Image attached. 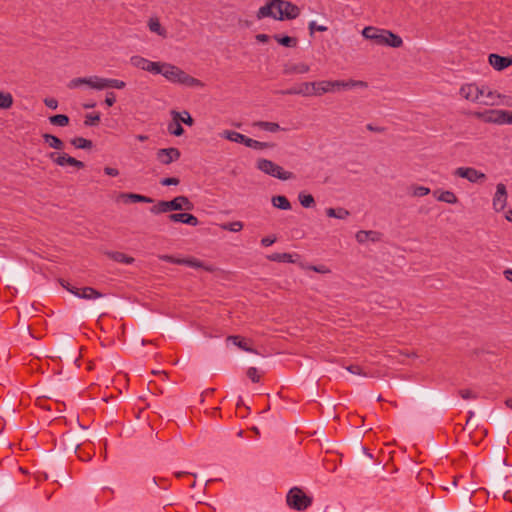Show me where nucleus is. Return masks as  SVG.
<instances>
[{"mask_svg":"<svg viewBox=\"0 0 512 512\" xmlns=\"http://www.w3.org/2000/svg\"><path fill=\"white\" fill-rule=\"evenodd\" d=\"M228 342L231 341L234 345L239 347L240 349L247 351V352H255L251 347H249L245 341L244 338L240 336H228L226 339Z\"/></svg>","mask_w":512,"mask_h":512,"instance_id":"nucleus-35","label":"nucleus"},{"mask_svg":"<svg viewBox=\"0 0 512 512\" xmlns=\"http://www.w3.org/2000/svg\"><path fill=\"white\" fill-rule=\"evenodd\" d=\"M156 160L162 165H169L176 162L181 157V152L178 148H161L156 151Z\"/></svg>","mask_w":512,"mask_h":512,"instance_id":"nucleus-12","label":"nucleus"},{"mask_svg":"<svg viewBox=\"0 0 512 512\" xmlns=\"http://www.w3.org/2000/svg\"><path fill=\"white\" fill-rule=\"evenodd\" d=\"M347 370L355 375L368 376V374L358 365H350L347 367Z\"/></svg>","mask_w":512,"mask_h":512,"instance_id":"nucleus-48","label":"nucleus"},{"mask_svg":"<svg viewBox=\"0 0 512 512\" xmlns=\"http://www.w3.org/2000/svg\"><path fill=\"white\" fill-rule=\"evenodd\" d=\"M355 239L360 244L367 242H379L382 239V234L374 230H360L355 234Z\"/></svg>","mask_w":512,"mask_h":512,"instance_id":"nucleus-19","label":"nucleus"},{"mask_svg":"<svg viewBox=\"0 0 512 512\" xmlns=\"http://www.w3.org/2000/svg\"><path fill=\"white\" fill-rule=\"evenodd\" d=\"M300 204L305 208H310L315 205L314 197L311 194L300 192L298 195Z\"/></svg>","mask_w":512,"mask_h":512,"instance_id":"nucleus-42","label":"nucleus"},{"mask_svg":"<svg viewBox=\"0 0 512 512\" xmlns=\"http://www.w3.org/2000/svg\"><path fill=\"white\" fill-rule=\"evenodd\" d=\"M503 274L508 281L512 282V269H506Z\"/></svg>","mask_w":512,"mask_h":512,"instance_id":"nucleus-60","label":"nucleus"},{"mask_svg":"<svg viewBox=\"0 0 512 512\" xmlns=\"http://www.w3.org/2000/svg\"><path fill=\"white\" fill-rule=\"evenodd\" d=\"M489 64L497 71H502L512 65L511 57H504L498 54L489 55Z\"/></svg>","mask_w":512,"mask_h":512,"instance_id":"nucleus-21","label":"nucleus"},{"mask_svg":"<svg viewBox=\"0 0 512 512\" xmlns=\"http://www.w3.org/2000/svg\"><path fill=\"white\" fill-rule=\"evenodd\" d=\"M136 139L141 141V142H144V141H147L148 140V136L147 135H137L136 136Z\"/></svg>","mask_w":512,"mask_h":512,"instance_id":"nucleus-62","label":"nucleus"},{"mask_svg":"<svg viewBox=\"0 0 512 512\" xmlns=\"http://www.w3.org/2000/svg\"><path fill=\"white\" fill-rule=\"evenodd\" d=\"M453 176L467 180L472 184H482L487 180L484 172L471 166H460L453 170Z\"/></svg>","mask_w":512,"mask_h":512,"instance_id":"nucleus-9","label":"nucleus"},{"mask_svg":"<svg viewBox=\"0 0 512 512\" xmlns=\"http://www.w3.org/2000/svg\"><path fill=\"white\" fill-rule=\"evenodd\" d=\"M275 40L285 47H295L297 45V39L290 36H274Z\"/></svg>","mask_w":512,"mask_h":512,"instance_id":"nucleus-44","label":"nucleus"},{"mask_svg":"<svg viewBox=\"0 0 512 512\" xmlns=\"http://www.w3.org/2000/svg\"><path fill=\"white\" fill-rule=\"evenodd\" d=\"M167 130L169 134L176 137L182 136L184 134V129L181 126V122L176 117H172L171 122L167 126Z\"/></svg>","mask_w":512,"mask_h":512,"instance_id":"nucleus-30","label":"nucleus"},{"mask_svg":"<svg viewBox=\"0 0 512 512\" xmlns=\"http://www.w3.org/2000/svg\"><path fill=\"white\" fill-rule=\"evenodd\" d=\"M159 259L166 261V262L173 263V264H179V265H181V262H182V258H176L171 255H160Z\"/></svg>","mask_w":512,"mask_h":512,"instance_id":"nucleus-52","label":"nucleus"},{"mask_svg":"<svg viewBox=\"0 0 512 512\" xmlns=\"http://www.w3.org/2000/svg\"><path fill=\"white\" fill-rule=\"evenodd\" d=\"M288 95H302L305 97L316 96V81L303 82L297 87H292L285 91Z\"/></svg>","mask_w":512,"mask_h":512,"instance_id":"nucleus-16","label":"nucleus"},{"mask_svg":"<svg viewBox=\"0 0 512 512\" xmlns=\"http://www.w3.org/2000/svg\"><path fill=\"white\" fill-rule=\"evenodd\" d=\"M156 75H162L167 81L191 88H203L204 83L199 79L189 75L180 67L168 63L159 62Z\"/></svg>","mask_w":512,"mask_h":512,"instance_id":"nucleus-2","label":"nucleus"},{"mask_svg":"<svg viewBox=\"0 0 512 512\" xmlns=\"http://www.w3.org/2000/svg\"><path fill=\"white\" fill-rule=\"evenodd\" d=\"M105 254L111 260L119 263L132 264L135 261L133 257L118 251H108Z\"/></svg>","mask_w":512,"mask_h":512,"instance_id":"nucleus-29","label":"nucleus"},{"mask_svg":"<svg viewBox=\"0 0 512 512\" xmlns=\"http://www.w3.org/2000/svg\"><path fill=\"white\" fill-rule=\"evenodd\" d=\"M311 269L317 273H322V274H327L330 272V270L324 265L312 266Z\"/></svg>","mask_w":512,"mask_h":512,"instance_id":"nucleus-56","label":"nucleus"},{"mask_svg":"<svg viewBox=\"0 0 512 512\" xmlns=\"http://www.w3.org/2000/svg\"><path fill=\"white\" fill-rule=\"evenodd\" d=\"M71 145H73L77 149H91L93 143L91 140L85 139L83 137H75L70 140Z\"/></svg>","mask_w":512,"mask_h":512,"instance_id":"nucleus-37","label":"nucleus"},{"mask_svg":"<svg viewBox=\"0 0 512 512\" xmlns=\"http://www.w3.org/2000/svg\"><path fill=\"white\" fill-rule=\"evenodd\" d=\"M254 127L259 128L260 130L270 132V133H277L279 131H286V129L281 128L280 125L276 122H269V121H257L253 124Z\"/></svg>","mask_w":512,"mask_h":512,"instance_id":"nucleus-26","label":"nucleus"},{"mask_svg":"<svg viewBox=\"0 0 512 512\" xmlns=\"http://www.w3.org/2000/svg\"><path fill=\"white\" fill-rule=\"evenodd\" d=\"M507 407L512 408V398H509L505 401Z\"/></svg>","mask_w":512,"mask_h":512,"instance_id":"nucleus-63","label":"nucleus"},{"mask_svg":"<svg viewBox=\"0 0 512 512\" xmlns=\"http://www.w3.org/2000/svg\"><path fill=\"white\" fill-rule=\"evenodd\" d=\"M469 414H470V415H469V419L467 420V423L469 422V420H470V419H472V416H473V414H474V413H473V412H470Z\"/></svg>","mask_w":512,"mask_h":512,"instance_id":"nucleus-64","label":"nucleus"},{"mask_svg":"<svg viewBox=\"0 0 512 512\" xmlns=\"http://www.w3.org/2000/svg\"><path fill=\"white\" fill-rule=\"evenodd\" d=\"M100 121V115L99 114H87L85 116L84 124L86 126H94L97 125Z\"/></svg>","mask_w":512,"mask_h":512,"instance_id":"nucleus-46","label":"nucleus"},{"mask_svg":"<svg viewBox=\"0 0 512 512\" xmlns=\"http://www.w3.org/2000/svg\"><path fill=\"white\" fill-rule=\"evenodd\" d=\"M244 145L249 148H253V149H257V150H264V149L272 147V144H270L268 142H261V141L254 140V139L248 138V137H245Z\"/></svg>","mask_w":512,"mask_h":512,"instance_id":"nucleus-34","label":"nucleus"},{"mask_svg":"<svg viewBox=\"0 0 512 512\" xmlns=\"http://www.w3.org/2000/svg\"><path fill=\"white\" fill-rule=\"evenodd\" d=\"M44 142L48 147L55 150H62L64 148V142L57 136L45 133L42 135Z\"/></svg>","mask_w":512,"mask_h":512,"instance_id":"nucleus-27","label":"nucleus"},{"mask_svg":"<svg viewBox=\"0 0 512 512\" xmlns=\"http://www.w3.org/2000/svg\"><path fill=\"white\" fill-rule=\"evenodd\" d=\"M171 222H180L191 226H197L199 221L196 216L189 213H173L168 216Z\"/></svg>","mask_w":512,"mask_h":512,"instance_id":"nucleus-23","label":"nucleus"},{"mask_svg":"<svg viewBox=\"0 0 512 512\" xmlns=\"http://www.w3.org/2000/svg\"><path fill=\"white\" fill-rule=\"evenodd\" d=\"M482 90L483 93L480 95V101L478 104L485 106L506 105L508 107H512V98H508L498 91L492 90L486 85H482Z\"/></svg>","mask_w":512,"mask_h":512,"instance_id":"nucleus-7","label":"nucleus"},{"mask_svg":"<svg viewBox=\"0 0 512 512\" xmlns=\"http://www.w3.org/2000/svg\"><path fill=\"white\" fill-rule=\"evenodd\" d=\"M170 114L171 117H176L181 123H184L188 126H192L194 124V120L187 110H184L182 112L172 110Z\"/></svg>","mask_w":512,"mask_h":512,"instance_id":"nucleus-31","label":"nucleus"},{"mask_svg":"<svg viewBox=\"0 0 512 512\" xmlns=\"http://www.w3.org/2000/svg\"><path fill=\"white\" fill-rule=\"evenodd\" d=\"M247 376L254 382V383H257L259 382L260 380V375L258 373V370L257 368L255 367H250L248 370H247Z\"/></svg>","mask_w":512,"mask_h":512,"instance_id":"nucleus-47","label":"nucleus"},{"mask_svg":"<svg viewBox=\"0 0 512 512\" xmlns=\"http://www.w3.org/2000/svg\"><path fill=\"white\" fill-rule=\"evenodd\" d=\"M300 15L298 6L284 0H272L259 8L257 18L271 17L276 20L295 19Z\"/></svg>","mask_w":512,"mask_h":512,"instance_id":"nucleus-1","label":"nucleus"},{"mask_svg":"<svg viewBox=\"0 0 512 512\" xmlns=\"http://www.w3.org/2000/svg\"><path fill=\"white\" fill-rule=\"evenodd\" d=\"M353 88H368V83L362 80H321L316 81V96H322L327 93H335L341 90Z\"/></svg>","mask_w":512,"mask_h":512,"instance_id":"nucleus-5","label":"nucleus"},{"mask_svg":"<svg viewBox=\"0 0 512 512\" xmlns=\"http://www.w3.org/2000/svg\"><path fill=\"white\" fill-rule=\"evenodd\" d=\"M104 173L111 177H116L119 175V170L113 167H105Z\"/></svg>","mask_w":512,"mask_h":512,"instance_id":"nucleus-55","label":"nucleus"},{"mask_svg":"<svg viewBox=\"0 0 512 512\" xmlns=\"http://www.w3.org/2000/svg\"><path fill=\"white\" fill-rule=\"evenodd\" d=\"M361 34L365 39L372 41L376 45L392 48H400L403 45L402 38L390 30L367 26L362 30Z\"/></svg>","mask_w":512,"mask_h":512,"instance_id":"nucleus-4","label":"nucleus"},{"mask_svg":"<svg viewBox=\"0 0 512 512\" xmlns=\"http://www.w3.org/2000/svg\"><path fill=\"white\" fill-rule=\"evenodd\" d=\"M268 259L274 262H287L293 263V255L289 253H274L268 256Z\"/></svg>","mask_w":512,"mask_h":512,"instance_id":"nucleus-40","label":"nucleus"},{"mask_svg":"<svg viewBox=\"0 0 512 512\" xmlns=\"http://www.w3.org/2000/svg\"><path fill=\"white\" fill-rule=\"evenodd\" d=\"M256 40L261 43H267L270 37L267 34H257L255 36Z\"/></svg>","mask_w":512,"mask_h":512,"instance_id":"nucleus-57","label":"nucleus"},{"mask_svg":"<svg viewBox=\"0 0 512 512\" xmlns=\"http://www.w3.org/2000/svg\"><path fill=\"white\" fill-rule=\"evenodd\" d=\"M310 71V66L305 62H288L283 67L285 75L306 74Z\"/></svg>","mask_w":512,"mask_h":512,"instance_id":"nucleus-18","label":"nucleus"},{"mask_svg":"<svg viewBox=\"0 0 512 512\" xmlns=\"http://www.w3.org/2000/svg\"><path fill=\"white\" fill-rule=\"evenodd\" d=\"M116 102V97H115V94L113 92H108L106 94V98H105V104L108 106V107H111L115 104Z\"/></svg>","mask_w":512,"mask_h":512,"instance_id":"nucleus-53","label":"nucleus"},{"mask_svg":"<svg viewBox=\"0 0 512 512\" xmlns=\"http://www.w3.org/2000/svg\"><path fill=\"white\" fill-rule=\"evenodd\" d=\"M220 228L223 230L231 231V232H239L243 229V223L241 221L224 223V224L220 225Z\"/></svg>","mask_w":512,"mask_h":512,"instance_id":"nucleus-45","label":"nucleus"},{"mask_svg":"<svg viewBox=\"0 0 512 512\" xmlns=\"http://www.w3.org/2000/svg\"><path fill=\"white\" fill-rule=\"evenodd\" d=\"M286 501L290 508L297 511H304L312 504V498L298 487L289 490Z\"/></svg>","mask_w":512,"mask_h":512,"instance_id":"nucleus-8","label":"nucleus"},{"mask_svg":"<svg viewBox=\"0 0 512 512\" xmlns=\"http://www.w3.org/2000/svg\"><path fill=\"white\" fill-rule=\"evenodd\" d=\"M170 211L192 210L193 204L186 196H177L169 201Z\"/></svg>","mask_w":512,"mask_h":512,"instance_id":"nucleus-22","label":"nucleus"},{"mask_svg":"<svg viewBox=\"0 0 512 512\" xmlns=\"http://www.w3.org/2000/svg\"><path fill=\"white\" fill-rule=\"evenodd\" d=\"M476 116L485 123L504 125L505 117H506V110H498V109L487 110L484 112L477 113Z\"/></svg>","mask_w":512,"mask_h":512,"instance_id":"nucleus-14","label":"nucleus"},{"mask_svg":"<svg viewBox=\"0 0 512 512\" xmlns=\"http://www.w3.org/2000/svg\"><path fill=\"white\" fill-rule=\"evenodd\" d=\"M221 137H223L229 141H232V142L244 144L246 136L239 132H236V131L225 130L222 132Z\"/></svg>","mask_w":512,"mask_h":512,"instance_id":"nucleus-33","label":"nucleus"},{"mask_svg":"<svg viewBox=\"0 0 512 512\" xmlns=\"http://www.w3.org/2000/svg\"><path fill=\"white\" fill-rule=\"evenodd\" d=\"M327 27L324 26V25H316V22L315 21H311L309 23V31H310V34L313 35L314 31L317 30L319 32H325L327 31Z\"/></svg>","mask_w":512,"mask_h":512,"instance_id":"nucleus-50","label":"nucleus"},{"mask_svg":"<svg viewBox=\"0 0 512 512\" xmlns=\"http://www.w3.org/2000/svg\"><path fill=\"white\" fill-rule=\"evenodd\" d=\"M170 211L169 201H159L154 206L150 208V212L152 214H161Z\"/></svg>","mask_w":512,"mask_h":512,"instance_id":"nucleus-41","label":"nucleus"},{"mask_svg":"<svg viewBox=\"0 0 512 512\" xmlns=\"http://www.w3.org/2000/svg\"><path fill=\"white\" fill-rule=\"evenodd\" d=\"M505 218L507 221L512 222V210H508L505 214Z\"/></svg>","mask_w":512,"mask_h":512,"instance_id":"nucleus-61","label":"nucleus"},{"mask_svg":"<svg viewBox=\"0 0 512 512\" xmlns=\"http://www.w3.org/2000/svg\"><path fill=\"white\" fill-rule=\"evenodd\" d=\"M181 265H186V266H190L193 268H202L207 272H214L216 270V268L214 266L206 265L204 262H202L194 257L182 258Z\"/></svg>","mask_w":512,"mask_h":512,"instance_id":"nucleus-25","label":"nucleus"},{"mask_svg":"<svg viewBox=\"0 0 512 512\" xmlns=\"http://www.w3.org/2000/svg\"><path fill=\"white\" fill-rule=\"evenodd\" d=\"M130 64L140 70L156 75L159 62L151 61L143 56L134 55L130 57Z\"/></svg>","mask_w":512,"mask_h":512,"instance_id":"nucleus-15","label":"nucleus"},{"mask_svg":"<svg viewBox=\"0 0 512 512\" xmlns=\"http://www.w3.org/2000/svg\"><path fill=\"white\" fill-rule=\"evenodd\" d=\"M149 30L152 33H155L163 38L167 37L166 29L161 25L159 19L157 17H152L148 21Z\"/></svg>","mask_w":512,"mask_h":512,"instance_id":"nucleus-28","label":"nucleus"},{"mask_svg":"<svg viewBox=\"0 0 512 512\" xmlns=\"http://www.w3.org/2000/svg\"><path fill=\"white\" fill-rule=\"evenodd\" d=\"M69 117L64 114H57L49 117V122L52 125L59 126V127H65L69 124Z\"/></svg>","mask_w":512,"mask_h":512,"instance_id":"nucleus-39","label":"nucleus"},{"mask_svg":"<svg viewBox=\"0 0 512 512\" xmlns=\"http://www.w3.org/2000/svg\"><path fill=\"white\" fill-rule=\"evenodd\" d=\"M326 214L328 217L346 219L350 215V212L344 208H328L326 209Z\"/></svg>","mask_w":512,"mask_h":512,"instance_id":"nucleus-38","label":"nucleus"},{"mask_svg":"<svg viewBox=\"0 0 512 512\" xmlns=\"http://www.w3.org/2000/svg\"><path fill=\"white\" fill-rule=\"evenodd\" d=\"M482 85L479 86L476 83L463 84L459 89L460 96L472 103H478L480 101V95H482Z\"/></svg>","mask_w":512,"mask_h":512,"instance_id":"nucleus-11","label":"nucleus"},{"mask_svg":"<svg viewBox=\"0 0 512 512\" xmlns=\"http://www.w3.org/2000/svg\"><path fill=\"white\" fill-rule=\"evenodd\" d=\"M13 105V97L8 92L0 91V109H9Z\"/></svg>","mask_w":512,"mask_h":512,"instance_id":"nucleus-43","label":"nucleus"},{"mask_svg":"<svg viewBox=\"0 0 512 512\" xmlns=\"http://www.w3.org/2000/svg\"><path fill=\"white\" fill-rule=\"evenodd\" d=\"M433 195L437 201L446 204L456 205L459 202L458 196L451 190L437 189L433 192Z\"/></svg>","mask_w":512,"mask_h":512,"instance_id":"nucleus-20","label":"nucleus"},{"mask_svg":"<svg viewBox=\"0 0 512 512\" xmlns=\"http://www.w3.org/2000/svg\"><path fill=\"white\" fill-rule=\"evenodd\" d=\"M258 170L269 176L286 181L294 178V174L290 171L284 170L280 165L271 160L260 158L256 161Z\"/></svg>","mask_w":512,"mask_h":512,"instance_id":"nucleus-6","label":"nucleus"},{"mask_svg":"<svg viewBox=\"0 0 512 512\" xmlns=\"http://www.w3.org/2000/svg\"><path fill=\"white\" fill-rule=\"evenodd\" d=\"M66 289L72 293L73 295L86 299V300H93L101 298L103 295L99 291L95 290L92 287H83V288H76V287H66Z\"/></svg>","mask_w":512,"mask_h":512,"instance_id":"nucleus-17","label":"nucleus"},{"mask_svg":"<svg viewBox=\"0 0 512 512\" xmlns=\"http://www.w3.org/2000/svg\"><path fill=\"white\" fill-rule=\"evenodd\" d=\"M44 103L50 109H57L58 107V101L55 98H46Z\"/></svg>","mask_w":512,"mask_h":512,"instance_id":"nucleus-54","label":"nucleus"},{"mask_svg":"<svg viewBox=\"0 0 512 512\" xmlns=\"http://www.w3.org/2000/svg\"><path fill=\"white\" fill-rule=\"evenodd\" d=\"M460 396L464 400L475 399L477 395L470 389H462L459 391Z\"/></svg>","mask_w":512,"mask_h":512,"instance_id":"nucleus-49","label":"nucleus"},{"mask_svg":"<svg viewBox=\"0 0 512 512\" xmlns=\"http://www.w3.org/2000/svg\"><path fill=\"white\" fill-rule=\"evenodd\" d=\"M430 192V188L423 185L413 184L409 187V194L412 197H424L428 195Z\"/></svg>","mask_w":512,"mask_h":512,"instance_id":"nucleus-32","label":"nucleus"},{"mask_svg":"<svg viewBox=\"0 0 512 512\" xmlns=\"http://www.w3.org/2000/svg\"><path fill=\"white\" fill-rule=\"evenodd\" d=\"M508 193L505 184L498 183L492 199V207L495 212L503 211L507 206Z\"/></svg>","mask_w":512,"mask_h":512,"instance_id":"nucleus-13","label":"nucleus"},{"mask_svg":"<svg viewBox=\"0 0 512 512\" xmlns=\"http://www.w3.org/2000/svg\"><path fill=\"white\" fill-rule=\"evenodd\" d=\"M48 158L59 167L70 166L80 170L85 166L82 161L77 160L65 152H51L48 154Z\"/></svg>","mask_w":512,"mask_h":512,"instance_id":"nucleus-10","label":"nucleus"},{"mask_svg":"<svg viewBox=\"0 0 512 512\" xmlns=\"http://www.w3.org/2000/svg\"><path fill=\"white\" fill-rule=\"evenodd\" d=\"M180 183V180L176 177H168V178H163L161 181H160V184L163 185V186H170V185H178Z\"/></svg>","mask_w":512,"mask_h":512,"instance_id":"nucleus-51","label":"nucleus"},{"mask_svg":"<svg viewBox=\"0 0 512 512\" xmlns=\"http://www.w3.org/2000/svg\"><path fill=\"white\" fill-rule=\"evenodd\" d=\"M272 204L274 207L282 209V210L291 209V204H290L289 200L285 196H282V195L272 197Z\"/></svg>","mask_w":512,"mask_h":512,"instance_id":"nucleus-36","label":"nucleus"},{"mask_svg":"<svg viewBox=\"0 0 512 512\" xmlns=\"http://www.w3.org/2000/svg\"><path fill=\"white\" fill-rule=\"evenodd\" d=\"M120 200L123 201L124 203H128V202L152 203L153 202V199H151L147 196L135 194V193H120L118 195V201H120Z\"/></svg>","mask_w":512,"mask_h":512,"instance_id":"nucleus-24","label":"nucleus"},{"mask_svg":"<svg viewBox=\"0 0 512 512\" xmlns=\"http://www.w3.org/2000/svg\"><path fill=\"white\" fill-rule=\"evenodd\" d=\"M67 87L69 89L88 87L93 90L101 91L108 88L124 89L126 87V83L119 79L104 78L97 75H92L89 77L73 78L68 82Z\"/></svg>","mask_w":512,"mask_h":512,"instance_id":"nucleus-3","label":"nucleus"},{"mask_svg":"<svg viewBox=\"0 0 512 512\" xmlns=\"http://www.w3.org/2000/svg\"><path fill=\"white\" fill-rule=\"evenodd\" d=\"M274 242H275V238H271V237H264L261 240V244L265 247L272 245Z\"/></svg>","mask_w":512,"mask_h":512,"instance_id":"nucleus-58","label":"nucleus"},{"mask_svg":"<svg viewBox=\"0 0 512 512\" xmlns=\"http://www.w3.org/2000/svg\"><path fill=\"white\" fill-rule=\"evenodd\" d=\"M505 124L512 125V111L506 110Z\"/></svg>","mask_w":512,"mask_h":512,"instance_id":"nucleus-59","label":"nucleus"}]
</instances>
